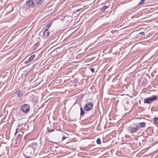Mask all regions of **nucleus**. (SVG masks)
<instances>
[{
  "instance_id": "obj_1",
  "label": "nucleus",
  "mask_w": 158,
  "mask_h": 158,
  "mask_svg": "<svg viewBox=\"0 0 158 158\" xmlns=\"http://www.w3.org/2000/svg\"><path fill=\"white\" fill-rule=\"evenodd\" d=\"M157 100V97L155 95L148 98L144 100V102L145 103L151 104L154 101Z\"/></svg>"
},
{
  "instance_id": "obj_2",
  "label": "nucleus",
  "mask_w": 158,
  "mask_h": 158,
  "mask_svg": "<svg viewBox=\"0 0 158 158\" xmlns=\"http://www.w3.org/2000/svg\"><path fill=\"white\" fill-rule=\"evenodd\" d=\"M21 110L25 113H28L30 110V106L29 105L25 104L22 106L21 107Z\"/></svg>"
},
{
  "instance_id": "obj_3",
  "label": "nucleus",
  "mask_w": 158,
  "mask_h": 158,
  "mask_svg": "<svg viewBox=\"0 0 158 158\" xmlns=\"http://www.w3.org/2000/svg\"><path fill=\"white\" fill-rule=\"evenodd\" d=\"M93 106V103L92 102H89L86 104L84 109L86 111H89L92 109Z\"/></svg>"
},
{
  "instance_id": "obj_4",
  "label": "nucleus",
  "mask_w": 158,
  "mask_h": 158,
  "mask_svg": "<svg viewBox=\"0 0 158 158\" xmlns=\"http://www.w3.org/2000/svg\"><path fill=\"white\" fill-rule=\"evenodd\" d=\"M26 5L29 8H33L35 6V4L32 0H28L26 1Z\"/></svg>"
},
{
  "instance_id": "obj_5",
  "label": "nucleus",
  "mask_w": 158,
  "mask_h": 158,
  "mask_svg": "<svg viewBox=\"0 0 158 158\" xmlns=\"http://www.w3.org/2000/svg\"><path fill=\"white\" fill-rule=\"evenodd\" d=\"M139 129V127L138 126L135 127H131L130 128V132L132 134L135 133Z\"/></svg>"
},
{
  "instance_id": "obj_6",
  "label": "nucleus",
  "mask_w": 158,
  "mask_h": 158,
  "mask_svg": "<svg viewBox=\"0 0 158 158\" xmlns=\"http://www.w3.org/2000/svg\"><path fill=\"white\" fill-rule=\"evenodd\" d=\"M50 33V32L47 29H45V30L43 32L44 35L47 37L49 35V34Z\"/></svg>"
},
{
  "instance_id": "obj_7",
  "label": "nucleus",
  "mask_w": 158,
  "mask_h": 158,
  "mask_svg": "<svg viewBox=\"0 0 158 158\" xmlns=\"http://www.w3.org/2000/svg\"><path fill=\"white\" fill-rule=\"evenodd\" d=\"M35 1L36 3L38 5H42L44 0H34Z\"/></svg>"
},
{
  "instance_id": "obj_8",
  "label": "nucleus",
  "mask_w": 158,
  "mask_h": 158,
  "mask_svg": "<svg viewBox=\"0 0 158 158\" xmlns=\"http://www.w3.org/2000/svg\"><path fill=\"white\" fill-rule=\"evenodd\" d=\"M35 54H33V55H31L30 56V57L28 59V61H29L31 62L35 58Z\"/></svg>"
},
{
  "instance_id": "obj_9",
  "label": "nucleus",
  "mask_w": 158,
  "mask_h": 158,
  "mask_svg": "<svg viewBox=\"0 0 158 158\" xmlns=\"http://www.w3.org/2000/svg\"><path fill=\"white\" fill-rule=\"evenodd\" d=\"M154 124L158 125V118L155 117L153 118Z\"/></svg>"
},
{
  "instance_id": "obj_10",
  "label": "nucleus",
  "mask_w": 158,
  "mask_h": 158,
  "mask_svg": "<svg viewBox=\"0 0 158 158\" xmlns=\"http://www.w3.org/2000/svg\"><path fill=\"white\" fill-rule=\"evenodd\" d=\"M139 127H144L145 126V123L144 122L139 123Z\"/></svg>"
},
{
  "instance_id": "obj_11",
  "label": "nucleus",
  "mask_w": 158,
  "mask_h": 158,
  "mask_svg": "<svg viewBox=\"0 0 158 158\" xmlns=\"http://www.w3.org/2000/svg\"><path fill=\"white\" fill-rule=\"evenodd\" d=\"M17 95L19 97H21L23 95L22 91L21 90H19Z\"/></svg>"
},
{
  "instance_id": "obj_12",
  "label": "nucleus",
  "mask_w": 158,
  "mask_h": 158,
  "mask_svg": "<svg viewBox=\"0 0 158 158\" xmlns=\"http://www.w3.org/2000/svg\"><path fill=\"white\" fill-rule=\"evenodd\" d=\"M108 7L106 6H104L102 7L101 9V10L102 11H104L106 8H107Z\"/></svg>"
},
{
  "instance_id": "obj_13",
  "label": "nucleus",
  "mask_w": 158,
  "mask_h": 158,
  "mask_svg": "<svg viewBox=\"0 0 158 158\" xmlns=\"http://www.w3.org/2000/svg\"><path fill=\"white\" fill-rule=\"evenodd\" d=\"M80 110H81V115H83L84 114V110L83 109H82L81 107L80 108Z\"/></svg>"
},
{
  "instance_id": "obj_14",
  "label": "nucleus",
  "mask_w": 158,
  "mask_h": 158,
  "mask_svg": "<svg viewBox=\"0 0 158 158\" xmlns=\"http://www.w3.org/2000/svg\"><path fill=\"white\" fill-rule=\"evenodd\" d=\"M51 25V23H49L45 27L46 29H47L48 30V29L50 27Z\"/></svg>"
},
{
  "instance_id": "obj_15",
  "label": "nucleus",
  "mask_w": 158,
  "mask_h": 158,
  "mask_svg": "<svg viewBox=\"0 0 158 158\" xmlns=\"http://www.w3.org/2000/svg\"><path fill=\"white\" fill-rule=\"evenodd\" d=\"M96 142L98 144H100L101 143L100 139L99 138L98 139L96 140Z\"/></svg>"
},
{
  "instance_id": "obj_16",
  "label": "nucleus",
  "mask_w": 158,
  "mask_h": 158,
  "mask_svg": "<svg viewBox=\"0 0 158 158\" xmlns=\"http://www.w3.org/2000/svg\"><path fill=\"white\" fill-rule=\"evenodd\" d=\"M145 1V0H141L139 2L138 4L139 5L143 4Z\"/></svg>"
},
{
  "instance_id": "obj_17",
  "label": "nucleus",
  "mask_w": 158,
  "mask_h": 158,
  "mask_svg": "<svg viewBox=\"0 0 158 158\" xmlns=\"http://www.w3.org/2000/svg\"><path fill=\"white\" fill-rule=\"evenodd\" d=\"M37 143H36L34 142L32 143L33 147H36L37 145Z\"/></svg>"
},
{
  "instance_id": "obj_18",
  "label": "nucleus",
  "mask_w": 158,
  "mask_h": 158,
  "mask_svg": "<svg viewBox=\"0 0 158 158\" xmlns=\"http://www.w3.org/2000/svg\"><path fill=\"white\" fill-rule=\"evenodd\" d=\"M18 130H19V128L18 127H17L16 128V130H15V135H16V134H17V132H18Z\"/></svg>"
},
{
  "instance_id": "obj_19",
  "label": "nucleus",
  "mask_w": 158,
  "mask_h": 158,
  "mask_svg": "<svg viewBox=\"0 0 158 158\" xmlns=\"http://www.w3.org/2000/svg\"><path fill=\"white\" fill-rule=\"evenodd\" d=\"M31 61H28V59L27 60H25V61H24V63L25 64H27L28 63H29Z\"/></svg>"
},
{
  "instance_id": "obj_20",
  "label": "nucleus",
  "mask_w": 158,
  "mask_h": 158,
  "mask_svg": "<svg viewBox=\"0 0 158 158\" xmlns=\"http://www.w3.org/2000/svg\"><path fill=\"white\" fill-rule=\"evenodd\" d=\"M54 131V129H48V132H52V131Z\"/></svg>"
},
{
  "instance_id": "obj_21",
  "label": "nucleus",
  "mask_w": 158,
  "mask_h": 158,
  "mask_svg": "<svg viewBox=\"0 0 158 158\" xmlns=\"http://www.w3.org/2000/svg\"><path fill=\"white\" fill-rule=\"evenodd\" d=\"M90 70L92 73H93L94 72V68H91L90 69Z\"/></svg>"
},
{
  "instance_id": "obj_22",
  "label": "nucleus",
  "mask_w": 158,
  "mask_h": 158,
  "mask_svg": "<svg viewBox=\"0 0 158 158\" xmlns=\"http://www.w3.org/2000/svg\"><path fill=\"white\" fill-rule=\"evenodd\" d=\"M38 46V44H36L34 45V46H35V47H37V46Z\"/></svg>"
},
{
  "instance_id": "obj_23",
  "label": "nucleus",
  "mask_w": 158,
  "mask_h": 158,
  "mask_svg": "<svg viewBox=\"0 0 158 158\" xmlns=\"http://www.w3.org/2000/svg\"><path fill=\"white\" fill-rule=\"evenodd\" d=\"M66 138V137H65L64 136H63L62 138V140H64V139H65Z\"/></svg>"
},
{
  "instance_id": "obj_24",
  "label": "nucleus",
  "mask_w": 158,
  "mask_h": 158,
  "mask_svg": "<svg viewBox=\"0 0 158 158\" xmlns=\"http://www.w3.org/2000/svg\"><path fill=\"white\" fill-rule=\"evenodd\" d=\"M81 9H78L76 11L77 12H78V11H79L80 10H81Z\"/></svg>"
},
{
  "instance_id": "obj_25",
  "label": "nucleus",
  "mask_w": 158,
  "mask_h": 158,
  "mask_svg": "<svg viewBox=\"0 0 158 158\" xmlns=\"http://www.w3.org/2000/svg\"><path fill=\"white\" fill-rule=\"evenodd\" d=\"M26 158H32L31 157H26Z\"/></svg>"
},
{
  "instance_id": "obj_26",
  "label": "nucleus",
  "mask_w": 158,
  "mask_h": 158,
  "mask_svg": "<svg viewBox=\"0 0 158 158\" xmlns=\"http://www.w3.org/2000/svg\"><path fill=\"white\" fill-rule=\"evenodd\" d=\"M0 0V1L1 2H3V0Z\"/></svg>"
}]
</instances>
